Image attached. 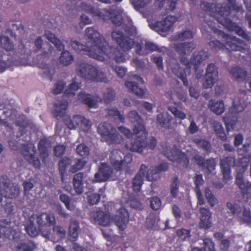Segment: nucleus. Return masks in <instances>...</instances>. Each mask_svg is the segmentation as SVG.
Returning a JSON list of instances; mask_svg holds the SVG:
<instances>
[{"label": "nucleus", "instance_id": "nucleus-6", "mask_svg": "<svg viewBox=\"0 0 251 251\" xmlns=\"http://www.w3.org/2000/svg\"><path fill=\"white\" fill-rule=\"evenodd\" d=\"M20 194V189L17 186L11 184L10 179L7 176L0 177V202L2 197L9 199H15Z\"/></svg>", "mask_w": 251, "mask_h": 251}, {"label": "nucleus", "instance_id": "nucleus-52", "mask_svg": "<svg viewBox=\"0 0 251 251\" xmlns=\"http://www.w3.org/2000/svg\"><path fill=\"white\" fill-rule=\"evenodd\" d=\"M177 235L182 240H185L190 237V230L183 228L178 229L176 231Z\"/></svg>", "mask_w": 251, "mask_h": 251}, {"label": "nucleus", "instance_id": "nucleus-25", "mask_svg": "<svg viewBox=\"0 0 251 251\" xmlns=\"http://www.w3.org/2000/svg\"><path fill=\"white\" fill-rule=\"evenodd\" d=\"M94 218L100 225L103 226H108L110 222V216L108 213L99 210L95 213Z\"/></svg>", "mask_w": 251, "mask_h": 251}, {"label": "nucleus", "instance_id": "nucleus-26", "mask_svg": "<svg viewBox=\"0 0 251 251\" xmlns=\"http://www.w3.org/2000/svg\"><path fill=\"white\" fill-rule=\"evenodd\" d=\"M83 174L82 173L76 174L73 177L74 188L75 193L78 195L81 194L83 190Z\"/></svg>", "mask_w": 251, "mask_h": 251}, {"label": "nucleus", "instance_id": "nucleus-64", "mask_svg": "<svg viewBox=\"0 0 251 251\" xmlns=\"http://www.w3.org/2000/svg\"><path fill=\"white\" fill-rule=\"evenodd\" d=\"M193 32L190 29L186 30L179 34L178 39L180 40L190 39L193 37Z\"/></svg>", "mask_w": 251, "mask_h": 251}, {"label": "nucleus", "instance_id": "nucleus-32", "mask_svg": "<svg viewBox=\"0 0 251 251\" xmlns=\"http://www.w3.org/2000/svg\"><path fill=\"white\" fill-rule=\"evenodd\" d=\"M83 116L76 115L73 117V119L67 118L65 120L64 122L68 128L74 129L78 127L79 124L82 122Z\"/></svg>", "mask_w": 251, "mask_h": 251}, {"label": "nucleus", "instance_id": "nucleus-51", "mask_svg": "<svg viewBox=\"0 0 251 251\" xmlns=\"http://www.w3.org/2000/svg\"><path fill=\"white\" fill-rule=\"evenodd\" d=\"M76 151L80 156H86L89 154V149L85 145L80 144L77 146Z\"/></svg>", "mask_w": 251, "mask_h": 251}, {"label": "nucleus", "instance_id": "nucleus-20", "mask_svg": "<svg viewBox=\"0 0 251 251\" xmlns=\"http://www.w3.org/2000/svg\"><path fill=\"white\" fill-rule=\"evenodd\" d=\"M129 221V214L125 208H120L118 214L115 216L114 221L121 231H124Z\"/></svg>", "mask_w": 251, "mask_h": 251}, {"label": "nucleus", "instance_id": "nucleus-14", "mask_svg": "<svg viewBox=\"0 0 251 251\" xmlns=\"http://www.w3.org/2000/svg\"><path fill=\"white\" fill-rule=\"evenodd\" d=\"M89 95H78V99L81 100L82 103L87 105L89 108H97L98 103L101 102L103 100L99 97V95H96L93 98L88 97ZM104 103L107 104L110 103L114 99V96L115 95H103Z\"/></svg>", "mask_w": 251, "mask_h": 251}, {"label": "nucleus", "instance_id": "nucleus-30", "mask_svg": "<svg viewBox=\"0 0 251 251\" xmlns=\"http://www.w3.org/2000/svg\"><path fill=\"white\" fill-rule=\"evenodd\" d=\"M232 77L239 82L243 81L246 78L247 72L239 67H234L230 71Z\"/></svg>", "mask_w": 251, "mask_h": 251}, {"label": "nucleus", "instance_id": "nucleus-50", "mask_svg": "<svg viewBox=\"0 0 251 251\" xmlns=\"http://www.w3.org/2000/svg\"><path fill=\"white\" fill-rule=\"evenodd\" d=\"M205 196L209 204L213 206L216 203L217 199L208 188H206L205 190Z\"/></svg>", "mask_w": 251, "mask_h": 251}, {"label": "nucleus", "instance_id": "nucleus-42", "mask_svg": "<svg viewBox=\"0 0 251 251\" xmlns=\"http://www.w3.org/2000/svg\"><path fill=\"white\" fill-rule=\"evenodd\" d=\"M73 60V57L71 53L67 51H64L61 53L60 57V62L64 65L70 64Z\"/></svg>", "mask_w": 251, "mask_h": 251}, {"label": "nucleus", "instance_id": "nucleus-1", "mask_svg": "<svg viewBox=\"0 0 251 251\" xmlns=\"http://www.w3.org/2000/svg\"><path fill=\"white\" fill-rule=\"evenodd\" d=\"M85 35L91 42V45H87L86 50L88 55L91 57L100 61H103L107 58H113L118 62L125 60L122 53L117 49L108 47L104 39L94 28H87Z\"/></svg>", "mask_w": 251, "mask_h": 251}, {"label": "nucleus", "instance_id": "nucleus-60", "mask_svg": "<svg viewBox=\"0 0 251 251\" xmlns=\"http://www.w3.org/2000/svg\"><path fill=\"white\" fill-rule=\"evenodd\" d=\"M86 162L82 159L77 160L75 164L72 166V171L73 172H75L81 169L85 166Z\"/></svg>", "mask_w": 251, "mask_h": 251}, {"label": "nucleus", "instance_id": "nucleus-5", "mask_svg": "<svg viewBox=\"0 0 251 251\" xmlns=\"http://www.w3.org/2000/svg\"><path fill=\"white\" fill-rule=\"evenodd\" d=\"M165 156L170 160L176 162L178 165L184 168H187L189 166V159L187 155L179 150L176 146L174 145L172 148L163 151Z\"/></svg>", "mask_w": 251, "mask_h": 251}, {"label": "nucleus", "instance_id": "nucleus-31", "mask_svg": "<svg viewBox=\"0 0 251 251\" xmlns=\"http://www.w3.org/2000/svg\"><path fill=\"white\" fill-rule=\"evenodd\" d=\"M10 222H7V225L8 226H0V232H2L4 236L9 239H15L18 236L17 235V232L15 230L13 229L10 226H9Z\"/></svg>", "mask_w": 251, "mask_h": 251}, {"label": "nucleus", "instance_id": "nucleus-40", "mask_svg": "<svg viewBox=\"0 0 251 251\" xmlns=\"http://www.w3.org/2000/svg\"><path fill=\"white\" fill-rule=\"evenodd\" d=\"M39 230V229H37L35 226L32 219L30 218L29 224L25 226L26 232L30 236L34 237L38 234Z\"/></svg>", "mask_w": 251, "mask_h": 251}, {"label": "nucleus", "instance_id": "nucleus-45", "mask_svg": "<svg viewBox=\"0 0 251 251\" xmlns=\"http://www.w3.org/2000/svg\"><path fill=\"white\" fill-rule=\"evenodd\" d=\"M183 69L181 67L179 68L177 70H174V73L177 76V77H179L181 79L183 84L185 85H188V82L187 80L185 79V76L187 74H189V69L187 68V70L185 71L184 73H183Z\"/></svg>", "mask_w": 251, "mask_h": 251}, {"label": "nucleus", "instance_id": "nucleus-33", "mask_svg": "<svg viewBox=\"0 0 251 251\" xmlns=\"http://www.w3.org/2000/svg\"><path fill=\"white\" fill-rule=\"evenodd\" d=\"M111 164L114 169L117 171H121L124 170L125 174H129L131 173L130 166H127V165H125L122 160H116L111 162Z\"/></svg>", "mask_w": 251, "mask_h": 251}, {"label": "nucleus", "instance_id": "nucleus-28", "mask_svg": "<svg viewBox=\"0 0 251 251\" xmlns=\"http://www.w3.org/2000/svg\"><path fill=\"white\" fill-rule=\"evenodd\" d=\"M71 164V159L67 157L61 158V159L59 161V171L60 175V177L62 182H64V175L66 172V169Z\"/></svg>", "mask_w": 251, "mask_h": 251}, {"label": "nucleus", "instance_id": "nucleus-38", "mask_svg": "<svg viewBox=\"0 0 251 251\" xmlns=\"http://www.w3.org/2000/svg\"><path fill=\"white\" fill-rule=\"evenodd\" d=\"M107 115L113 118H117L122 123H125V118L124 115L120 113V112L116 108H108L106 110Z\"/></svg>", "mask_w": 251, "mask_h": 251}, {"label": "nucleus", "instance_id": "nucleus-43", "mask_svg": "<svg viewBox=\"0 0 251 251\" xmlns=\"http://www.w3.org/2000/svg\"><path fill=\"white\" fill-rule=\"evenodd\" d=\"M203 251H216L214 249V245L212 241L208 239L203 240ZM192 251H203L198 248H194Z\"/></svg>", "mask_w": 251, "mask_h": 251}, {"label": "nucleus", "instance_id": "nucleus-16", "mask_svg": "<svg viewBox=\"0 0 251 251\" xmlns=\"http://www.w3.org/2000/svg\"><path fill=\"white\" fill-rule=\"evenodd\" d=\"M193 160L199 167L202 168V170L207 175H210L212 171L215 169L216 163L213 159H209L205 161L204 157L197 154L193 157Z\"/></svg>", "mask_w": 251, "mask_h": 251}, {"label": "nucleus", "instance_id": "nucleus-47", "mask_svg": "<svg viewBox=\"0 0 251 251\" xmlns=\"http://www.w3.org/2000/svg\"><path fill=\"white\" fill-rule=\"evenodd\" d=\"M59 200L64 204L67 209L70 211L74 209L73 206L70 205L71 199L69 196L66 194H61L59 196Z\"/></svg>", "mask_w": 251, "mask_h": 251}, {"label": "nucleus", "instance_id": "nucleus-29", "mask_svg": "<svg viewBox=\"0 0 251 251\" xmlns=\"http://www.w3.org/2000/svg\"><path fill=\"white\" fill-rule=\"evenodd\" d=\"M227 28L229 30L235 31L239 36H241L244 39L248 41L250 40V38L246 31L235 23L230 21H228Z\"/></svg>", "mask_w": 251, "mask_h": 251}, {"label": "nucleus", "instance_id": "nucleus-44", "mask_svg": "<svg viewBox=\"0 0 251 251\" xmlns=\"http://www.w3.org/2000/svg\"><path fill=\"white\" fill-rule=\"evenodd\" d=\"M46 226L47 227H53L56 225L54 214L52 212H45Z\"/></svg>", "mask_w": 251, "mask_h": 251}, {"label": "nucleus", "instance_id": "nucleus-48", "mask_svg": "<svg viewBox=\"0 0 251 251\" xmlns=\"http://www.w3.org/2000/svg\"><path fill=\"white\" fill-rule=\"evenodd\" d=\"M34 244L31 242L20 243L17 246V251H33Z\"/></svg>", "mask_w": 251, "mask_h": 251}, {"label": "nucleus", "instance_id": "nucleus-63", "mask_svg": "<svg viewBox=\"0 0 251 251\" xmlns=\"http://www.w3.org/2000/svg\"><path fill=\"white\" fill-rule=\"evenodd\" d=\"M209 107L211 111L216 113L217 115H220V102H214L213 100L209 102Z\"/></svg>", "mask_w": 251, "mask_h": 251}, {"label": "nucleus", "instance_id": "nucleus-35", "mask_svg": "<svg viewBox=\"0 0 251 251\" xmlns=\"http://www.w3.org/2000/svg\"><path fill=\"white\" fill-rule=\"evenodd\" d=\"M228 5L227 6V10H226L225 13H223V15L227 16L231 11H235L239 12L242 10V5L238 3H236L235 0H227Z\"/></svg>", "mask_w": 251, "mask_h": 251}, {"label": "nucleus", "instance_id": "nucleus-41", "mask_svg": "<svg viewBox=\"0 0 251 251\" xmlns=\"http://www.w3.org/2000/svg\"><path fill=\"white\" fill-rule=\"evenodd\" d=\"M179 188V180L177 176H174L172 180L170 185L171 194L174 198L177 196L178 190Z\"/></svg>", "mask_w": 251, "mask_h": 251}, {"label": "nucleus", "instance_id": "nucleus-19", "mask_svg": "<svg viewBox=\"0 0 251 251\" xmlns=\"http://www.w3.org/2000/svg\"><path fill=\"white\" fill-rule=\"evenodd\" d=\"M176 21V17L174 16H168L163 21L158 23L157 25H152L150 21H149V25L151 28L158 32L161 31L164 32L168 31L172 26L173 24Z\"/></svg>", "mask_w": 251, "mask_h": 251}, {"label": "nucleus", "instance_id": "nucleus-57", "mask_svg": "<svg viewBox=\"0 0 251 251\" xmlns=\"http://www.w3.org/2000/svg\"><path fill=\"white\" fill-rule=\"evenodd\" d=\"M66 147L64 145H57L53 148L54 155L56 157H61L65 153Z\"/></svg>", "mask_w": 251, "mask_h": 251}, {"label": "nucleus", "instance_id": "nucleus-18", "mask_svg": "<svg viewBox=\"0 0 251 251\" xmlns=\"http://www.w3.org/2000/svg\"><path fill=\"white\" fill-rule=\"evenodd\" d=\"M113 174V169L104 163H101L99 171L95 175L96 182H100L107 181Z\"/></svg>", "mask_w": 251, "mask_h": 251}, {"label": "nucleus", "instance_id": "nucleus-59", "mask_svg": "<svg viewBox=\"0 0 251 251\" xmlns=\"http://www.w3.org/2000/svg\"><path fill=\"white\" fill-rule=\"evenodd\" d=\"M82 122L79 124L78 127L83 131L86 132L90 128L91 125L89 121L84 117L82 119Z\"/></svg>", "mask_w": 251, "mask_h": 251}, {"label": "nucleus", "instance_id": "nucleus-34", "mask_svg": "<svg viewBox=\"0 0 251 251\" xmlns=\"http://www.w3.org/2000/svg\"><path fill=\"white\" fill-rule=\"evenodd\" d=\"M45 36L49 41L53 44L59 50L63 49L64 46L56 36L49 30H46L44 33Z\"/></svg>", "mask_w": 251, "mask_h": 251}, {"label": "nucleus", "instance_id": "nucleus-27", "mask_svg": "<svg viewBox=\"0 0 251 251\" xmlns=\"http://www.w3.org/2000/svg\"><path fill=\"white\" fill-rule=\"evenodd\" d=\"M79 230V224L78 222L74 219H71L70 221L69 228L70 240L72 241H75L78 236V231Z\"/></svg>", "mask_w": 251, "mask_h": 251}, {"label": "nucleus", "instance_id": "nucleus-39", "mask_svg": "<svg viewBox=\"0 0 251 251\" xmlns=\"http://www.w3.org/2000/svg\"><path fill=\"white\" fill-rule=\"evenodd\" d=\"M125 85L126 88L130 90V92H133L135 94H143L146 93L145 90L138 88L132 81H127Z\"/></svg>", "mask_w": 251, "mask_h": 251}, {"label": "nucleus", "instance_id": "nucleus-7", "mask_svg": "<svg viewBox=\"0 0 251 251\" xmlns=\"http://www.w3.org/2000/svg\"><path fill=\"white\" fill-rule=\"evenodd\" d=\"M221 36H222V41L224 42V43H221V49L225 48L228 50L243 51L249 49L248 46L240 39L228 35H225L221 31Z\"/></svg>", "mask_w": 251, "mask_h": 251}, {"label": "nucleus", "instance_id": "nucleus-54", "mask_svg": "<svg viewBox=\"0 0 251 251\" xmlns=\"http://www.w3.org/2000/svg\"><path fill=\"white\" fill-rule=\"evenodd\" d=\"M239 217L241 222L247 224L251 223V215L250 210L245 209Z\"/></svg>", "mask_w": 251, "mask_h": 251}, {"label": "nucleus", "instance_id": "nucleus-13", "mask_svg": "<svg viewBox=\"0 0 251 251\" xmlns=\"http://www.w3.org/2000/svg\"><path fill=\"white\" fill-rule=\"evenodd\" d=\"M145 177L150 181L155 180L152 176H150L148 167L145 165L142 164L139 172L136 175L132 181V186L135 192L140 191Z\"/></svg>", "mask_w": 251, "mask_h": 251}, {"label": "nucleus", "instance_id": "nucleus-10", "mask_svg": "<svg viewBox=\"0 0 251 251\" xmlns=\"http://www.w3.org/2000/svg\"><path fill=\"white\" fill-rule=\"evenodd\" d=\"M147 136L148 134L145 138L139 137L138 136H136V139L131 143L129 150L131 151L139 153L142 152L144 149L146 148L153 150L156 145L157 141L154 137H152L150 140V142L148 143L146 141Z\"/></svg>", "mask_w": 251, "mask_h": 251}, {"label": "nucleus", "instance_id": "nucleus-36", "mask_svg": "<svg viewBox=\"0 0 251 251\" xmlns=\"http://www.w3.org/2000/svg\"><path fill=\"white\" fill-rule=\"evenodd\" d=\"M219 9L218 4L212 3L206 5L205 10L209 13L211 16L214 17L218 21L220 15Z\"/></svg>", "mask_w": 251, "mask_h": 251}, {"label": "nucleus", "instance_id": "nucleus-21", "mask_svg": "<svg viewBox=\"0 0 251 251\" xmlns=\"http://www.w3.org/2000/svg\"><path fill=\"white\" fill-rule=\"evenodd\" d=\"M45 216L46 213L42 212L39 214L33 215L30 218L35 221L39 230L42 232L43 236L48 238L50 234V230L46 229V226Z\"/></svg>", "mask_w": 251, "mask_h": 251}, {"label": "nucleus", "instance_id": "nucleus-24", "mask_svg": "<svg viewBox=\"0 0 251 251\" xmlns=\"http://www.w3.org/2000/svg\"><path fill=\"white\" fill-rule=\"evenodd\" d=\"M173 120L172 117L167 112H163L157 116L156 121L159 125L162 127L171 128V123Z\"/></svg>", "mask_w": 251, "mask_h": 251}, {"label": "nucleus", "instance_id": "nucleus-17", "mask_svg": "<svg viewBox=\"0 0 251 251\" xmlns=\"http://www.w3.org/2000/svg\"><path fill=\"white\" fill-rule=\"evenodd\" d=\"M218 77V68L214 64H210L206 70L203 87L206 89L211 88L217 81Z\"/></svg>", "mask_w": 251, "mask_h": 251}, {"label": "nucleus", "instance_id": "nucleus-2", "mask_svg": "<svg viewBox=\"0 0 251 251\" xmlns=\"http://www.w3.org/2000/svg\"><path fill=\"white\" fill-rule=\"evenodd\" d=\"M82 10L91 13L93 16L98 17L103 20L111 19L115 25H121L126 14L123 11L119 9L110 12L105 9L99 10L94 9L90 6L82 4Z\"/></svg>", "mask_w": 251, "mask_h": 251}, {"label": "nucleus", "instance_id": "nucleus-55", "mask_svg": "<svg viewBox=\"0 0 251 251\" xmlns=\"http://www.w3.org/2000/svg\"><path fill=\"white\" fill-rule=\"evenodd\" d=\"M80 84L79 82H74L70 84L64 92L67 94H73L74 93L80 88Z\"/></svg>", "mask_w": 251, "mask_h": 251}, {"label": "nucleus", "instance_id": "nucleus-12", "mask_svg": "<svg viewBox=\"0 0 251 251\" xmlns=\"http://www.w3.org/2000/svg\"><path fill=\"white\" fill-rule=\"evenodd\" d=\"M21 152L25 159L35 168L40 169L41 167L40 160L35 155L36 150L34 146H30L29 144H23L22 146Z\"/></svg>", "mask_w": 251, "mask_h": 251}, {"label": "nucleus", "instance_id": "nucleus-11", "mask_svg": "<svg viewBox=\"0 0 251 251\" xmlns=\"http://www.w3.org/2000/svg\"><path fill=\"white\" fill-rule=\"evenodd\" d=\"M74 96L62 95L59 99L55 101L52 113L55 118L64 117L68 108L69 104L71 101V97Z\"/></svg>", "mask_w": 251, "mask_h": 251}, {"label": "nucleus", "instance_id": "nucleus-61", "mask_svg": "<svg viewBox=\"0 0 251 251\" xmlns=\"http://www.w3.org/2000/svg\"><path fill=\"white\" fill-rule=\"evenodd\" d=\"M223 180L225 183L231 180V176L230 175V170L229 165H227L223 168Z\"/></svg>", "mask_w": 251, "mask_h": 251}, {"label": "nucleus", "instance_id": "nucleus-37", "mask_svg": "<svg viewBox=\"0 0 251 251\" xmlns=\"http://www.w3.org/2000/svg\"><path fill=\"white\" fill-rule=\"evenodd\" d=\"M176 1L177 0H157L156 5L159 7L165 5L167 10L172 11L175 9Z\"/></svg>", "mask_w": 251, "mask_h": 251}, {"label": "nucleus", "instance_id": "nucleus-8", "mask_svg": "<svg viewBox=\"0 0 251 251\" xmlns=\"http://www.w3.org/2000/svg\"><path fill=\"white\" fill-rule=\"evenodd\" d=\"M194 48V45L192 43H184L177 47L176 50L178 51L181 56L180 60L182 63L186 66V67L190 68L192 65L195 66L197 64L200 62L201 60V56H195L192 59L191 58L189 63L186 58L187 56L192 51Z\"/></svg>", "mask_w": 251, "mask_h": 251}, {"label": "nucleus", "instance_id": "nucleus-58", "mask_svg": "<svg viewBox=\"0 0 251 251\" xmlns=\"http://www.w3.org/2000/svg\"><path fill=\"white\" fill-rule=\"evenodd\" d=\"M100 199V195L98 193H93L88 196V201L91 205L97 204Z\"/></svg>", "mask_w": 251, "mask_h": 251}, {"label": "nucleus", "instance_id": "nucleus-23", "mask_svg": "<svg viewBox=\"0 0 251 251\" xmlns=\"http://www.w3.org/2000/svg\"><path fill=\"white\" fill-rule=\"evenodd\" d=\"M201 214V220L200 222V226L201 227L208 229L211 226L210 222L211 213L208 208L204 207L200 209Z\"/></svg>", "mask_w": 251, "mask_h": 251}, {"label": "nucleus", "instance_id": "nucleus-15", "mask_svg": "<svg viewBox=\"0 0 251 251\" xmlns=\"http://www.w3.org/2000/svg\"><path fill=\"white\" fill-rule=\"evenodd\" d=\"M113 39L124 50H128L132 47H136L137 50H140V47L138 43H134L131 39L124 38L122 33L118 31H114L112 33Z\"/></svg>", "mask_w": 251, "mask_h": 251}, {"label": "nucleus", "instance_id": "nucleus-49", "mask_svg": "<svg viewBox=\"0 0 251 251\" xmlns=\"http://www.w3.org/2000/svg\"><path fill=\"white\" fill-rule=\"evenodd\" d=\"M168 109L176 118L181 120H184L186 118L185 114L175 106H169Z\"/></svg>", "mask_w": 251, "mask_h": 251}, {"label": "nucleus", "instance_id": "nucleus-3", "mask_svg": "<svg viewBox=\"0 0 251 251\" xmlns=\"http://www.w3.org/2000/svg\"><path fill=\"white\" fill-rule=\"evenodd\" d=\"M98 132L108 145L121 144L124 139L109 123L104 122L98 127Z\"/></svg>", "mask_w": 251, "mask_h": 251}, {"label": "nucleus", "instance_id": "nucleus-53", "mask_svg": "<svg viewBox=\"0 0 251 251\" xmlns=\"http://www.w3.org/2000/svg\"><path fill=\"white\" fill-rule=\"evenodd\" d=\"M150 203L151 208L154 210H158L161 206V201L160 199L157 197L151 198Z\"/></svg>", "mask_w": 251, "mask_h": 251}, {"label": "nucleus", "instance_id": "nucleus-56", "mask_svg": "<svg viewBox=\"0 0 251 251\" xmlns=\"http://www.w3.org/2000/svg\"><path fill=\"white\" fill-rule=\"evenodd\" d=\"M135 8L139 9L144 7L150 2V0H130Z\"/></svg>", "mask_w": 251, "mask_h": 251}, {"label": "nucleus", "instance_id": "nucleus-4", "mask_svg": "<svg viewBox=\"0 0 251 251\" xmlns=\"http://www.w3.org/2000/svg\"><path fill=\"white\" fill-rule=\"evenodd\" d=\"M78 70L80 75L87 80L104 82L107 80L103 73L92 65L82 63L79 65Z\"/></svg>", "mask_w": 251, "mask_h": 251}, {"label": "nucleus", "instance_id": "nucleus-62", "mask_svg": "<svg viewBox=\"0 0 251 251\" xmlns=\"http://www.w3.org/2000/svg\"><path fill=\"white\" fill-rule=\"evenodd\" d=\"M1 46L7 50H11L13 48L12 44L6 37H2L0 39Z\"/></svg>", "mask_w": 251, "mask_h": 251}, {"label": "nucleus", "instance_id": "nucleus-46", "mask_svg": "<svg viewBox=\"0 0 251 251\" xmlns=\"http://www.w3.org/2000/svg\"><path fill=\"white\" fill-rule=\"evenodd\" d=\"M195 143L199 148L203 150V151L207 152H209L210 151L211 145L209 142L205 140L200 139L196 140Z\"/></svg>", "mask_w": 251, "mask_h": 251}, {"label": "nucleus", "instance_id": "nucleus-9", "mask_svg": "<svg viewBox=\"0 0 251 251\" xmlns=\"http://www.w3.org/2000/svg\"><path fill=\"white\" fill-rule=\"evenodd\" d=\"M127 118L131 123H134L133 133L139 137L145 138L148 134L142 117L136 111H130L127 114Z\"/></svg>", "mask_w": 251, "mask_h": 251}, {"label": "nucleus", "instance_id": "nucleus-22", "mask_svg": "<svg viewBox=\"0 0 251 251\" xmlns=\"http://www.w3.org/2000/svg\"><path fill=\"white\" fill-rule=\"evenodd\" d=\"M50 143L46 138L41 139L38 144L39 156L43 164H46L49 156V147Z\"/></svg>", "mask_w": 251, "mask_h": 251}]
</instances>
